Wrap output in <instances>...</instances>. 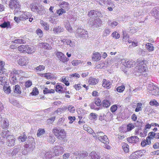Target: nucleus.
<instances>
[{
  "label": "nucleus",
  "mask_w": 159,
  "mask_h": 159,
  "mask_svg": "<svg viewBox=\"0 0 159 159\" xmlns=\"http://www.w3.org/2000/svg\"><path fill=\"white\" fill-rule=\"evenodd\" d=\"M145 61H146L144 59H137L136 61L137 66L134 69L135 72L139 73L142 75H145V73L148 70L146 64L145 63Z\"/></svg>",
  "instance_id": "1"
},
{
  "label": "nucleus",
  "mask_w": 159,
  "mask_h": 159,
  "mask_svg": "<svg viewBox=\"0 0 159 159\" xmlns=\"http://www.w3.org/2000/svg\"><path fill=\"white\" fill-rule=\"evenodd\" d=\"M52 133L56 138L60 140H63V141H66L65 139L66 133L64 129L59 127H54L52 131Z\"/></svg>",
  "instance_id": "2"
},
{
  "label": "nucleus",
  "mask_w": 159,
  "mask_h": 159,
  "mask_svg": "<svg viewBox=\"0 0 159 159\" xmlns=\"http://www.w3.org/2000/svg\"><path fill=\"white\" fill-rule=\"evenodd\" d=\"M146 151L144 150L136 151L131 154L129 156V158L130 159H137L144 155Z\"/></svg>",
  "instance_id": "3"
},
{
  "label": "nucleus",
  "mask_w": 159,
  "mask_h": 159,
  "mask_svg": "<svg viewBox=\"0 0 159 159\" xmlns=\"http://www.w3.org/2000/svg\"><path fill=\"white\" fill-rule=\"evenodd\" d=\"M56 55L60 61L63 63H66L69 60V59L66 57L62 52L58 51L56 53Z\"/></svg>",
  "instance_id": "4"
},
{
  "label": "nucleus",
  "mask_w": 159,
  "mask_h": 159,
  "mask_svg": "<svg viewBox=\"0 0 159 159\" xmlns=\"http://www.w3.org/2000/svg\"><path fill=\"white\" fill-rule=\"evenodd\" d=\"M87 34V31L80 28L78 27L75 31V34L80 38L86 37Z\"/></svg>",
  "instance_id": "5"
},
{
  "label": "nucleus",
  "mask_w": 159,
  "mask_h": 159,
  "mask_svg": "<svg viewBox=\"0 0 159 159\" xmlns=\"http://www.w3.org/2000/svg\"><path fill=\"white\" fill-rule=\"evenodd\" d=\"M7 145L9 146H12L14 145L15 139L13 135H8L7 137Z\"/></svg>",
  "instance_id": "6"
},
{
  "label": "nucleus",
  "mask_w": 159,
  "mask_h": 159,
  "mask_svg": "<svg viewBox=\"0 0 159 159\" xmlns=\"http://www.w3.org/2000/svg\"><path fill=\"white\" fill-rule=\"evenodd\" d=\"M9 6L11 9L20 8V5L17 0H11L9 2Z\"/></svg>",
  "instance_id": "7"
},
{
  "label": "nucleus",
  "mask_w": 159,
  "mask_h": 159,
  "mask_svg": "<svg viewBox=\"0 0 159 159\" xmlns=\"http://www.w3.org/2000/svg\"><path fill=\"white\" fill-rule=\"evenodd\" d=\"M29 60L27 57H22L18 61V63L21 66H26L29 63Z\"/></svg>",
  "instance_id": "8"
},
{
  "label": "nucleus",
  "mask_w": 159,
  "mask_h": 159,
  "mask_svg": "<svg viewBox=\"0 0 159 159\" xmlns=\"http://www.w3.org/2000/svg\"><path fill=\"white\" fill-rule=\"evenodd\" d=\"M102 86L105 89H109L112 86V83L109 80L103 79L102 81Z\"/></svg>",
  "instance_id": "9"
},
{
  "label": "nucleus",
  "mask_w": 159,
  "mask_h": 159,
  "mask_svg": "<svg viewBox=\"0 0 159 159\" xmlns=\"http://www.w3.org/2000/svg\"><path fill=\"white\" fill-rule=\"evenodd\" d=\"M61 41L65 45L66 44L71 47H74L75 45V42L70 39H61Z\"/></svg>",
  "instance_id": "10"
},
{
  "label": "nucleus",
  "mask_w": 159,
  "mask_h": 159,
  "mask_svg": "<svg viewBox=\"0 0 159 159\" xmlns=\"http://www.w3.org/2000/svg\"><path fill=\"white\" fill-rule=\"evenodd\" d=\"M136 62L135 61L132 60H128L126 59L125 61V62L124 63V66L128 68H131L135 64Z\"/></svg>",
  "instance_id": "11"
},
{
  "label": "nucleus",
  "mask_w": 159,
  "mask_h": 159,
  "mask_svg": "<svg viewBox=\"0 0 159 159\" xmlns=\"http://www.w3.org/2000/svg\"><path fill=\"white\" fill-rule=\"evenodd\" d=\"M59 148H55L54 149V151L52 152L53 157L58 156L59 154H62L63 152V148L62 147L59 146Z\"/></svg>",
  "instance_id": "12"
},
{
  "label": "nucleus",
  "mask_w": 159,
  "mask_h": 159,
  "mask_svg": "<svg viewBox=\"0 0 159 159\" xmlns=\"http://www.w3.org/2000/svg\"><path fill=\"white\" fill-rule=\"evenodd\" d=\"M93 137L96 139H100L102 137L105 139L106 138V135L102 131H100L97 132L93 135Z\"/></svg>",
  "instance_id": "13"
},
{
  "label": "nucleus",
  "mask_w": 159,
  "mask_h": 159,
  "mask_svg": "<svg viewBox=\"0 0 159 159\" xmlns=\"http://www.w3.org/2000/svg\"><path fill=\"white\" fill-rule=\"evenodd\" d=\"M59 6L61 7V8H63L67 11L70 9L69 4L68 2H66L63 1L59 3Z\"/></svg>",
  "instance_id": "14"
},
{
  "label": "nucleus",
  "mask_w": 159,
  "mask_h": 159,
  "mask_svg": "<svg viewBox=\"0 0 159 159\" xmlns=\"http://www.w3.org/2000/svg\"><path fill=\"white\" fill-rule=\"evenodd\" d=\"M22 71L21 70H17L16 69H13L11 72L10 76L12 78H14L16 76L22 73Z\"/></svg>",
  "instance_id": "15"
},
{
  "label": "nucleus",
  "mask_w": 159,
  "mask_h": 159,
  "mask_svg": "<svg viewBox=\"0 0 159 159\" xmlns=\"http://www.w3.org/2000/svg\"><path fill=\"white\" fill-rule=\"evenodd\" d=\"M101 58V56L99 52L93 53L92 57V60L94 61H100Z\"/></svg>",
  "instance_id": "16"
},
{
  "label": "nucleus",
  "mask_w": 159,
  "mask_h": 159,
  "mask_svg": "<svg viewBox=\"0 0 159 159\" xmlns=\"http://www.w3.org/2000/svg\"><path fill=\"white\" fill-rule=\"evenodd\" d=\"M98 81L99 80L98 79L90 77L89 79L88 82L90 85H94L97 84Z\"/></svg>",
  "instance_id": "17"
},
{
  "label": "nucleus",
  "mask_w": 159,
  "mask_h": 159,
  "mask_svg": "<svg viewBox=\"0 0 159 159\" xmlns=\"http://www.w3.org/2000/svg\"><path fill=\"white\" fill-rule=\"evenodd\" d=\"M127 140L130 143H137L139 141V138L136 136H131L127 139Z\"/></svg>",
  "instance_id": "18"
},
{
  "label": "nucleus",
  "mask_w": 159,
  "mask_h": 159,
  "mask_svg": "<svg viewBox=\"0 0 159 159\" xmlns=\"http://www.w3.org/2000/svg\"><path fill=\"white\" fill-rule=\"evenodd\" d=\"M62 85L61 83H57L55 87V90L56 92L59 93L63 92V88Z\"/></svg>",
  "instance_id": "19"
},
{
  "label": "nucleus",
  "mask_w": 159,
  "mask_h": 159,
  "mask_svg": "<svg viewBox=\"0 0 159 159\" xmlns=\"http://www.w3.org/2000/svg\"><path fill=\"white\" fill-rule=\"evenodd\" d=\"M39 46L41 47L46 50H50L52 48V47L48 43H40Z\"/></svg>",
  "instance_id": "20"
},
{
  "label": "nucleus",
  "mask_w": 159,
  "mask_h": 159,
  "mask_svg": "<svg viewBox=\"0 0 159 159\" xmlns=\"http://www.w3.org/2000/svg\"><path fill=\"white\" fill-rule=\"evenodd\" d=\"M64 29L61 26H57L53 29V31L56 34H58L64 31Z\"/></svg>",
  "instance_id": "21"
},
{
  "label": "nucleus",
  "mask_w": 159,
  "mask_h": 159,
  "mask_svg": "<svg viewBox=\"0 0 159 159\" xmlns=\"http://www.w3.org/2000/svg\"><path fill=\"white\" fill-rule=\"evenodd\" d=\"M151 143V140L147 137L146 139L143 140V141H142L141 145L142 147H144L146 145L150 144Z\"/></svg>",
  "instance_id": "22"
},
{
  "label": "nucleus",
  "mask_w": 159,
  "mask_h": 159,
  "mask_svg": "<svg viewBox=\"0 0 159 159\" xmlns=\"http://www.w3.org/2000/svg\"><path fill=\"white\" fill-rule=\"evenodd\" d=\"M26 52L28 54H31L35 52L34 48L31 46L27 45Z\"/></svg>",
  "instance_id": "23"
},
{
  "label": "nucleus",
  "mask_w": 159,
  "mask_h": 159,
  "mask_svg": "<svg viewBox=\"0 0 159 159\" xmlns=\"http://www.w3.org/2000/svg\"><path fill=\"white\" fill-rule=\"evenodd\" d=\"M35 143L34 141V139L33 138V140H32L31 142L29 143L28 144H26L25 145V147L26 148H30L31 149H33L35 147Z\"/></svg>",
  "instance_id": "24"
},
{
  "label": "nucleus",
  "mask_w": 159,
  "mask_h": 159,
  "mask_svg": "<svg viewBox=\"0 0 159 159\" xmlns=\"http://www.w3.org/2000/svg\"><path fill=\"white\" fill-rule=\"evenodd\" d=\"M30 8L32 11L34 12H39V9L36 4L32 3L30 5Z\"/></svg>",
  "instance_id": "25"
},
{
  "label": "nucleus",
  "mask_w": 159,
  "mask_h": 159,
  "mask_svg": "<svg viewBox=\"0 0 159 159\" xmlns=\"http://www.w3.org/2000/svg\"><path fill=\"white\" fill-rule=\"evenodd\" d=\"M14 93L18 94H20L21 93L20 87L19 85L17 84L15 86L14 89Z\"/></svg>",
  "instance_id": "26"
},
{
  "label": "nucleus",
  "mask_w": 159,
  "mask_h": 159,
  "mask_svg": "<svg viewBox=\"0 0 159 159\" xmlns=\"http://www.w3.org/2000/svg\"><path fill=\"white\" fill-rule=\"evenodd\" d=\"M122 147L125 152L127 153L129 152V146L127 144L123 143L122 144Z\"/></svg>",
  "instance_id": "27"
},
{
  "label": "nucleus",
  "mask_w": 159,
  "mask_h": 159,
  "mask_svg": "<svg viewBox=\"0 0 159 159\" xmlns=\"http://www.w3.org/2000/svg\"><path fill=\"white\" fill-rule=\"evenodd\" d=\"M40 24L43 26L44 30H49V26L47 23L44 21L43 20H41L40 22Z\"/></svg>",
  "instance_id": "28"
},
{
  "label": "nucleus",
  "mask_w": 159,
  "mask_h": 159,
  "mask_svg": "<svg viewBox=\"0 0 159 159\" xmlns=\"http://www.w3.org/2000/svg\"><path fill=\"white\" fill-rule=\"evenodd\" d=\"M146 47L147 50L149 52L152 51L154 50V47L153 45L151 43H148L146 44Z\"/></svg>",
  "instance_id": "29"
},
{
  "label": "nucleus",
  "mask_w": 159,
  "mask_h": 159,
  "mask_svg": "<svg viewBox=\"0 0 159 159\" xmlns=\"http://www.w3.org/2000/svg\"><path fill=\"white\" fill-rule=\"evenodd\" d=\"M65 28L68 31L71 33L72 32V28L71 27L70 24L68 21L65 22Z\"/></svg>",
  "instance_id": "30"
},
{
  "label": "nucleus",
  "mask_w": 159,
  "mask_h": 159,
  "mask_svg": "<svg viewBox=\"0 0 159 159\" xmlns=\"http://www.w3.org/2000/svg\"><path fill=\"white\" fill-rule=\"evenodd\" d=\"M27 45H22L19 46L18 49L19 51L21 52H26Z\"/></svg>",
  "instance_id": "31"
},
{
  "label": "nucleus",
  "mask_w": 159,
  "mask_h": 159,
  "mask_svg": "<svg viewBox=\"0 0 159 159\" xmlns=\"http://www.w3.org/2000/svg\"><path fill=\"white\" fill-rule=\"evenodd\" d=\"M3 89L4 92L6 93L9 94L11 93V90L9 86H7L4 85L3 86Z\"/></svg>",
  "instance_id": "32"
},
{
  "label": "nucleus",
  "mask_w": 159,
  "mask_h": 159,
  "mask_svg": "<svg viewBox=\"0 0 159 159\" xmlns=\"http://www.w3.org/2000/svg\"><path fill=\"white\" fill-rule=\"evenodd\" d=\"M7 83L6 77L5 76H0V84L4 85L6 84Z\"/></svg>",
  "instance_id": "33"
},
{
  "label": "nucleus",
  "mask_w": 159,
  "mask_h": 159,
  "mask_svg": "<svg viewBox=\"0 0 159 159\" xmlns=\"http://www.w3.org/2000/svg\"><path fill=\"white\" fill-rule=\"evenodd\" d=\"M60 81L63 82L66 85L68 86L70 85V83L66 77L63 76L60 79Z\"/></svg>",
  "instance_id": "34"
},
{
  "label": "nucleus",
  "mask_w": 159,
  "mask_h": 159,
  "mask_svg": "<svg viewBox=\"0 0 159 159\" xmlns=\"http://www.w3.org/2000/svg\"><path fill=\"white\" fill-rule=\"evenodd\" d=\"M39 93V91L37 88L34 87L32 90L31 93H30V94L33 96H36L38 95Z\"/></svg>",
  "instance_id": "35"
},
{
  "label": "nucleus",
  "mask_w": 159,
  "mask_h": 159,
  "mask_svg": "<svg viewBox=\"0 0 159 159\" xmlns=\"http://www.w3.org/2000/svg\"><path fill=\"white\" fill-rule=\"evenodd\" d=\"M20 17L21 20H25L28 19L29 16L27 14V13L25 12L21 15Z\"/></svg>",
  "instance_id": "36"
},
{
  "label": "nucleus",
  "mask_w": 159,
  "mask_h": 159,
  "mask_svg": "<svg viewBox=\"0 0 159 159\" xmlns=\"http://www.w3.org/2000/svg\"><path fill=\"white\" fill-rule=\"evenodd\" d=\"M102 105L103 107L107 108L110 106L111 102L108 100H105L102 101Z\"/></svg>",
  "instance_id": "37"
},
{
  "label": "nucleus",
  "mask_w": 159,
  "mask_h": 159,
  "mask_svg": "<svg viewBox=\"0 0 159 159\" xmlns=\"http://www.w3.org/2000/svg\"><path fill=\"white\" fill-rule=\"evenodd\" d=\"M56 13L59 16L61 15L62 14L66 13V10L63 8H60L57 9Z\"/></svg>",
  "instance_id": "38"
},
{
  "label": "nucleus",
  "mask_w": 159,
  "mask_h": 159,
  "mask_svg": "<svg viewBox=\"0 0 159 159\" xmlns=\"http://www.w3.org/2000/svg\"><path fill=\"white\" fill-rule=\"evenodd\" d=\"M45 131L44 129H39L37 131V135L38 137H40L45 133Z\"/></svg>",
  "instance_id": "39"
},
{
  "label": "nucleus",
  "mask_w": 159,
  "mask_h": 159,
  "mask_svg": "<svg viewBox=\"0 0 159 159\" xmlns=\"http://www.w3.org/2000/svg\"><path fill=\"white\" fill-rule=\"evenodd\" d=\"M156 133L153 132H151L148 134V136L147 138L151 140L152 139H153L155 138Z\"/></svg>",
  "instance_id": "40"
},
{
  "label": "nucleus",
  "mask_w": 159,
  "mask_h": 159,
  "mask_svg": "<svg viewBox=\"0 0 159 159\" xmlns=\"http://www.w3.org/2000/svg\"><path fill=\"white\" fill-rule=\"evenodd\" d=\"M10 26V23L9 21L4 22L3 23L0 25V26L2 28H5L9 27Z\"/></svg>",
  "instance_id": "41"
},
{
  "label": "nucleus",
  "mask_w": 159,
  "mask_h": 159,
  "mask_svg": "<svg viewBox=\"0 0 159 159\" xmlns=\"http://www.w3.org/2000/svg\"><path fill=\"white\" fill-rule=\"evenodd\" d=\"M53 156L52 152L50 151L46 152L45 153V157L46 159H49L52 158Z\"/></svg>",
  "instance_id": "42"
},
{
  "label": "nucleus",
  "mask_w": 159,
  "mask_h": 159,
  "mask_svg": "<svg viewBox=\"0 0 159 159\" xmlns=\"http://www.w3.org/2000/svg\"><path fill=\"white\" fill-rule=\"evenodd\" d=\"M99 141L105 144H107L109 143V140L108 139L107 136L106 135V138L105 139L103 137H102L100 139H99Z\"/></svg>",
  "instance_id": "43"
},
{
  "label": "nucleus",
  "mask_w": 159,
  "mask_h": 159,
  "mask_svg": "<svg viewBox=\"0 0 159 159\" xmlns=\"http://www.w3.org/2000/svg\"><path fill=\"white\" fill-rule=\"evenodd\" d=\"M134 128V125L131 123L128 124L127 125V131L126 132L130 131Z\"/></svg>",
  "instance_id": "44"
},
{
  "label": "nucleus",
  "mask_w": 159,
  "mask_h": 159,
  "mask_svg": "<svg viewBox=\"0 0 159 159\" xmlns=\"http://www.w3.org/2000/svg\"><path fill=\"white\" fill-rule=\"evenodd\" d=\"M85 126H86L85 125L83 126L84 129L86 131L89 133L92 134L93 132V130L90 127H86Z\"/></svg>",
  "instance_id": "45"
},
{
  "label": "nucleus",
  "mask_w": 159,
  "mask_h": 159,
  "mask_svg": "<svg viewBox=\"0 0 159 159\" xmlns=\"http://www.w3.org/2000/svg\"><path fill=\"white\" fill-rule=\"evenodd\" d=\"M150 105L152 106H159L158 103L155 99L151 100L149 103Z\"/></svg>",
  "instance_id": "46"
},
{
  "label": "nucleus",
  "mask_w": 159,
  "mask_h": 159,
  "mask_svg": "<svg viewBox=\"0 0 159 159\" xmlns=\"http://www.w3.org/2000/svg\"><path fill=\"white\" fill-rule=\"evenodd\" d=\"M142 106V104L141 103H138L137 104V107L135 109V111L136 112H139V111L142 110L141 107Z\"/></svg>",
  "instance_id": "47"
},
{
  "label": "nucleus",
  "mask_w": 159,
  "mask_h": 159,
  "mask_svg": "<svg viewBox=\"0 0 159 159\" xmlns=\"http://www.w3.org/2000/svg\"><path fill=\"white\" fill-rule=\"evenodd\" d=\"M67 109L68 111L71 113H74L75 111L74 107L72 105H69Z\"/></svg>",
  "instance_id": "48"
},
{
  "label": "nucleus",
  "mask_w": 159,
  "mask_h": 159,
  "mask_svg": "<svg viewBox=\"0 0 159 159\" xmlns=\"http://www.w3.org/2000/svg\"><path fill=\"white\" fill-rule=\"evenodd\" d=\"M125 89V86L124 85H122L117 87V91L119 93L122 92Z\"/></svg>",
  "instance_id": "49"
},
{
  "label": "nucleus",
  "mask_w": 159,
  "mask_h": 159,
  "mask_svg": "<svg viewBox=\"0 0 159 159\" xmlns=\"http://www.w3.org/2000/svg\"><path fill=\"white\" fill-rule=\"evenodd\" d=\"M27 139V136L25 134H23V135L19 136L18 138V139L21 142L25 141Z\"/></svg>",
  "instance_id": "50"
},
{
  "label": "nucleus",
  "mask_w": 159,
  "mask_h": 159,
  "mask_svg": "<svg viewBox=\"0 0 159 159\" xmlns=\"http://www.w3.org/2000/svg\"><path fill=\"white\" fill-rule=\"evenodd\" d=\"M112 36L116 39H118L120 38V35L116 31H115L113 32L112 34Z\"/></svg>",
  "instance_id": "51"
},
{
  "label": "nucleus",
  "mask_w": 159,
  "mask_h": 159,
  "mask_svg": "<svg viewBox=\"0 0 159 159\" xmlns=\"http://www.w3.org/2000/svg\"><path fill=\"white\" fill-rule=\"evenodd\" d=\"M97 11L94 10H91L89 12L88 15L89 17H91L93 16H95V14H97ZM95 17H96V16H95Z\"/></svg>",
  "instance_id": "52"
},
{
  "label": "nucleus",
  "mask_w": 159,
  "mask_h": 159,
  "mask_svg": "<svg viewBox=\"0 0 159 159\" xmlns=\"http://www.w3.org/2000/svg\"><path fill=\"white\" fill-rule=\"evenodd\" d=\"M94 102L95 104L98 106H99L101 105V101L98 98H95L94 99Z\"/></svg>",
  "instance_id": "53"
},
{
  "label": "nucleus",
  "mask_w": 159,
  "mask_h": 159,
  "mask_svg": "<svg viewBox=\"0 0 159 159\" xmlns=\"http://www.w3.org/2000/svg\"><path fill=\"white\" fill-rule=\"evenodd\" d=\"M45 66L43 65H39L35 68V69L37 71H41L44 70Z\"/></svg>",
  "instance_id": "54"
},
{
  "label": "nucleus",
  "mask_w": 159,
  "mask_h": 159,
  "mask_svg": "<svg viewBox=\"0 0 159 159\" xmlns=\"http://www.w3.org/2000/svg\"><path fill=\"white\" fill-rule=\"evenodd\" d=\"M117 109V106L116 105H113L110 108V111L112 112H115Z\"/></svg>",
  "instance_id": "55"
},
{
  "label": "nucleus",
  "mask_w": 159,
  "mask_h": 159,
  "mask_svg": "<svg viewBox=\"0 0 159 159\" xmlns=\"http://www.w3.org/2000/svg\"><path fill=\"white\" fill-rule=\"evenodd\" d=\"M156 89H153V90H151V93L153 95H157L158 93V88L155 87Z\"/></svg>",
  "instance_id": "56"
},
{
  "label": "nucleus",
  "mask_w": 159,
  "mask_h": 159,
  "mask_svg": "<svg viewBox=\"0 0 159 159\" xmlns=\"http://www.w3.org/2000/svg\"><path fill=\"white\" fill-rule=\"evenodd\" d=\"M68 119L70 120L69 122V124H71L75 120L76 118L75 116H69Z\"/></svg>",
  "instance_id": "57"
},
{
  "label": "nucleus",
  "mask_w": 159,
  "mask_h": 159,
  "mask_svg": "<svg viewBox=\"0 0 159 159\" xmlns=\"http://www.w3.org/2000/svg\"><path fill=\"white\" fill-rule=\"evenodd\" d=\"M23 40L22 39H16L12 41V43L17 44H21L23 43Z\"/></svg>",
  "instance_id": "58"
},
{
  "label": "nucleus",
  "mask_w": 159,
  "mask_h": 159,
  "mask_svg": "<svg viewBox=\"0 0 159 159\" xmlns=\"http://www.w3.org/2000/svg\"><path fill=\"white\" fill-rule=\"evenodd\" d=\"M45 78L48 80L51 79L53 78V77L52 75L50 73H45Z\"/></svg>",
  "instance_id": "59"
},
{
  "label": "nucleus",
  "mask_w": 159,
  "mask_h": 159,
  "mask_svg": "<svg viewBox=\"0 0 159 159\" xmlns=\"http://www.w3.org/2000/svg\"><path fill=\"white\" fill-rule=\"evenodd\" d=\"M36 33L40 37H42L43 35L42 30L40 29H38L36 31Z\"/></svg>",
  "instance_id": "60"
},
{
  "label": "nucleus",
  "mask_w": 159,
  "mask_h": 159,
  "mask_svg": "<svg viewBox=\"0 0 159 159\" xmlns=\"http://www.w3.org/2000/svg\"><path fill=\"white\" fill-rule=\"evenodd\" d=\"M80 61L78 60H74L72 61L71 63L73 66H77L80 63Z\"/></svg>",
  "instance_id": "61"
},
{
  "label": "nucleus",
  "mask_w": 159,
  "mask_h": 159,
  "mask_svg": "<svg viewBox=\"0 0 159 159\" xmlns=\"http://www.w3.org/2000/svg\"><path fill=\"white\" fill-rule=\"evenodd\" d=\"M32 85V82L30 80H28L26 81L25 83V86L27 88L30 87Z\"/></svg>",
  "instance_id": "62"
},
{
  "label": "nucleus",
  "mask_w": 159,
  "mask_h": 159,
  "mask_svg": "<svg viewBox=\"0 0 159 159\" xmlns=\"http://www.w3.org/2000/svg\"><path fill=\"white\" fill-rule=\"evenodd\" d=\"M74 87L76 90H79L81 88V87L80 84H75L74 86Z\"/></svg>",
  "instance_id": "63"
},
{
  "label": "nucleus",
  "mask_w": 159,
  "mask_h": 159,
  "mask_svg": "<svg viewBox=\"0 0 159 159\" xmlns=\"http://www.w3.org/2000/svg\"><path fill=\"white\" fill-rule=\"evenodd\" d=\"M138 29L134 27H131L130 30V32L132 34H134L137 32Z\"/></svg>",
  "instance_id": "64"
}]
</instances>
